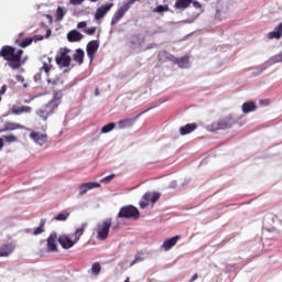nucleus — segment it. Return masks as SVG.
Masks as SVG:
<instances>
[{
  "label": "nucleus",
  "mask_w": 282,
  "mask_h": 282,
  "mask_svg": "<svg viewBox=\"0 0 282 282\" xmlns=\"http://www.w3.org/2000/svg\"><path fill=\"white\" fill-rule=\"evenodd\" d=\"M14 252V243H3L0 246V257H10Z\"/></svg>",
  "instance_id": "17"
},
{
  "label": "nucleus",
  "mask_w": 282,
  "mask_h": 282,
  "mask_svg": "<svg viewBox=\"0 0 282 282\" xmlns=\"http://www.w3.org/2000/svg\"><path fill=\"white\" fill-rule=\"evenodd\" d=\"M95 96H100V93L98 91V88L95 90Z\"/></svg>",
  "instance_id": "56"
},
{
  "label": "nucleus",
  "mask_w": 282,
  "mask_h": 282,
  "mask_svg": "<svg viewBox=\"0 0 282 282\" xmlns=\"http://www.w3.org/2000/svg\"><path fill=\"white\" fill-rule=\"evenodd\" d=\"M177 241H180V236H174L170 239H166L163 245H162V249L165 252H169V250H171V248H175V246H177Z\"/></svg>",
  "instance_id": "16"
},
{
  "label": "nucleus",
  "mask_w": 282,
  "mask_h": 282,
  "mask_svg": "<svg viewBox=\"0 0 282 282\" xmlns=\"http://www.w3.org/2000/svg\"><path fill=\"white\" fill-rule=\"evenodd\" d=\"M66 11L62 7H58L56 10V21H63V18L65 17Z\"/></svg>",
  "instance_id": "33"
},
{
  "label": "nucleus",
  "mask_w": 282,
  "mask_h": 282,
  "mask_svg": "<svg viewBox=\"0 0 282 282\" xmlns=\"http://www.w3.org/2000/svg\"><path fill=\"white\" fill-rule=\"evenodd\" d=\"M70 6H83L85 3V0H68Z\"/></svg>",
  "instance_id": "41"
},
{
  "label": "nucleus",
  "mask_w": 282,
  "mask_h": 282,
  "mask_svg": "<svg viewBox=\"0 0 282 282\" xmlns=\"http://www.w3.org/2000/svg\"><path fill=\"white\" fill-rule=\"evenodd\" d=\"M67 39L70 43H76L78 41H82L83 39V33L76 31V30H73L70 31L68 34H67Z\"/></svg>",
  "instance_id": "19"
},
{
  "label": "nucleus",
  "mask_w": 282,
  "mask_h": 282,
  "mask_svg": "<svg viewBox=\"0 0 282 282\" xmlns=\"http://www.w3.org/2000/svg\"><path fill=\"white\" fill-rule=\"evenodd\" d=\"M84 32L88 34V36H94V34H96V26H93L90 29H85Z\"/></svg>",
  "instance_id": "40"
},
{
  "label": "nucleus",
  "mask_w": 282,
  "mask_h": 282,
  "mask_svg": "<svg viewBox=\"0 0 282 282\" xmlns=\"http://www.w3.org/2000/svg\"><path fill=\"white\" fill-rule=\"evenodd\" d=\"M276 63H282V52L281 53H278L275 55H273L272 57H270L267 62H264L262 65H261V69H260V73L261 72H265V69L268 67H272V65H276Z\"/></svg>",
  "instance_id": "9"
},
{
  "label": "nucleus",
  "mask_w": 282,
  "mask_h": 282,
  "mask_svg": "<svg viewBox=\"0 0 282 282\" xmlns=\"http://www.w3.org/2000/svg\"><path fill=\"white\" fill-rule=\"evenodd\" d=\"M46 241L47 252H56L58 250V248L56 247V241H58V236L56 235V232H52Z\"/></svg>",
  "instance_id": "10"
},
{
  "label": "nucleus",
  "mask_w": 282,
  "mask_h": 282,
  "mask_svg": "<svg viewBox=\"0 0 282 282\" xmlns=\"http://www.w3.org/2000/svg\"><path fill=\"white\" fill-rule=\"evenodd\" d=\"M144 40H142V37L140 36H133L132 40L130 41L131 45H134V47H138L140 45H142Z\"/></svg>",
  "instance_id": "35"
},
{
  "label": "nucleus",
  "mask_w": 282,
  "mask_h": 282,
  "mask_svg": "<svg viewBox=\"0 0 282 282\" xmlns=\"http://www.w3.org/2000/svg\"><path fill=\"white\" fill-rule=\"evenodd\" d=\"M0 56L8 61L11 69H19L21 67V56H23V50H18L12 46H3L0 51Z\"/></svg>",
  "instance_id": "1"
},
{
  "label": "nucleus",
  "mask_w": 282,
  "mask_h": 282,
  "mask_svg": "<svg viewBox=\"0 0 282 282\" xmlns=\"http://www.w3.org/2000/svg\"><path fill=\"white\" fill-rule=\"evenodd\" d=\"M6 142H17V137L9 134L4 137Z\"/></svg>",
  "instance_id": "42"
},
{
  "label": "nucleus",
  "mask_w": 282,
  "mask_h": 282,
  "mask_svg": "<svg viewBox=\"0 0 282 282\" xmlns=\"http://www.w3.org/2000/svg\"><path fill=\"white\" fill-rule=\"evenodd\" d=\"M127 12H129V7H127V6L120 7L113 14L110 25H117V23L120 21V19H122V17H124V14H127Z\"/></svg>",
  "instance_id": "11"
},
{
  "label": "nucleus",
  "mask_w": 282,
  "mask_h": 282,
  "mask_svg": "<svg viewBox=\"0 0 282 282\" xmlns=\"http://www.w3.org/2000/svg\"><path fill=\"white\" fill-rule=\"evenodd\" d=\"M31 112H32V107L30 106H22L13 110V113H15V116H19L21 113H31Z\"/></svg>",
  "instance_id": "29"
},
{
  "label": "nucleus",
  "mask_w": 282,
  "mask_h": 282,
  "mask_svg": "<svg viewBox=\"0 0 282 282\" xmlns=\"http://www.w3.org/2000/svg\"><path fill=\"white\" fill-rule=\"evenodd\" d=\"M153 12H158L159 14H162V12H169V7L167 6H158Z\"/></svg>",
  "instance_id": "36"
},
{
  "label": "nucleus",
  "mask_w": 282,
  "mask_h": 282,
  "mask_svg": "<svg viewBox=\"0 0 282 282\" xmlns=\"http://www.w3.org/2000/svg\"><path fill=\"white\" fill-rule=\"evenodd\" d=\"M63 99V93L57 91L54 94L53 99L46 104L43 108L36 110V116L42 118V120H47L52 113H54L55 109H58V105H61V100Z\"/></svg>",
  "instance_id": "2"
},
{
  "label": "nucleus",
  "mask_w": 282,
  "mask_h": 282,
  "mask_svg": "<svg viewBox=\"0 0 282 282\" xmlns=\"http://www.w3.org/2000/svg\"><path fill=\"white\" fill-rule=\"evenodd\" d=\"M195 21V19L191 18L187 20H183L182 23H193Z\"/></svg>",
  "instance_id": "49"
},
{
  "label": "nucleus",
  "mask_w": 282,
  "mask_h": 282,
  "mask_svg": "<svg viewBox=\"0 0 282 282\" xmlns=\"http://www.w3.org/2000/svg\"><path fill=\"white\" fill-rule=\"evenodd\" d=\"M192 3H193V7L196 8V10H202V3H199L198 1H193V0H192Z\"/></svg>",
  "instance_id": "44"
},
{
  "label": "nucleus",
  "mask_w": 282,
  "mask_h": 282,
  "mask_svg": "<svg viewBox=\"0 0 282 282\" xmlns=\"http://www.w3.org/2000/svg\"><path fill=\"white\" fill-rule=\"evenodd\" d=\"M3 149V139L0 138V151Z\"/></svg>",
  "instance_id": "53"
},
{
  "label": "nucleus",
  "mask_w": 282,
  "mask_h": 282,
  "mask_svg": "<svg viewBox=\"0 0 282 282\" xmlns=\"http://www.w3.org/2000/svg\"><path fill=\"white\" fill-rule=\"evenodd\" d=\"M102 270V265H100V262H95L91 265L90 272L93 276H98L100 274V271Z\"/></svg>",
  "instance_id": "28"
},
{
  "label": "nucleus",
  "mask_w": 282,
  "mask_h": 282,
  "mask_svg": "<svg viewBox=\"0 0 282 282\" xmlns=\"http://www.w3.org/2000/svg\"><path fill=\"white\" fill-rule=\"evenodd\" d=\"M113 129H116V123H108L102 127L101 133H109V132L113 131Z\"/></svg>",
  "instance_id": "34"
},
{
  "label": "nucleus",
  "mask_w": 282,
  "mask_h": 282,
  "mask_svg": "<svg viewBox=\"0 0 282 282\" xmlns=\"http://www.w3.org/2000/svg\"><path fill=\"white\" fill-rule=\"evenodd\" d=\"M30 138L39 147H43V144H45V142H47V134H44V133H41V132H31Z\"/></svg>",
  "instance_id": "13"
},
{
  "label": "nucleus",
  "mask_w": 282,
  "mask_h": 282,
  "mask_svg": "<svg viewBox=\"0 0 282 282\" xmlns=\"http://www.w3.org/2000/svg\"><path fill=\"white\" fill-rule=\"evenodd\" d=\"M115 177H116V175L111 174V175H108V176L101 178L100 182H101V184H109V182H111V180H113Z\"/></svg>",
  "instance_id": "39"
},
{
  "label": "nucleus",
  "mask_w": 282,
  "mask_h": 282,
  "mask_svg": "<svg viewBox=\"0 0 282 282\" xmlns=\"http://www.w3.org/2000/svg\"><path fill=\"white\" fill-rule=\"evenodd\" d=\"M73 59L75 61V63H78L79 65H83L84 59H85V51L84 50H76Z\"/></svg>",
  "instance_id": "23"
},
{
  "label": "nucleus",
  "mask_w": 282,
  "mask_h": 282,
  "mask_svg": "<svg viewBox=\"0 0 282 282\" xmlns=\"http://www.w3.org/2000/svg\"><path fill=\"white\" fill-rule=\"evenodd\" d=\"M43 35H35L34 37H33V41H43Z\"/></svg>",
  "instance_id": "48"
},
{
  "label": "nucleus",
  "mask_w": 282,
  "mask_h": 282,
  "mask_svg": "<svg viewBox=\"0 0 282 282\" xmlns=\"http://www.w3.org/2000/svg\"><path fill=\"white\" fill-rule=\"evenodd\" d=\"M135 1H138V0H128V2L123 3V6H127L128 10H130L131 7L133 6V3H135Z\"/></svg>",
  "instance_id": "43"
},
{
  "label": "nucleus",
  "mask_w": 282,
  "mask_h": 282,
  "mask_svg": "<svg viewBox=\"0 0 282 282\" xmlns=\"http://www.w3.org/2000/svg\"><path fill=\"white\" fill-rule=\"evenodd\" d=\"M191 3H193V0H176L174 8L176 10H186Z\"/></svg>",
  "instance_id": "24"
},
{
  "label": "nucleus",
  "mask_w": 282,
  "mask_h": 282,
  "mask_svg": "<svg viewBox=\"0 0 282 282\" xmlns=\"http://www.w3.org/2000/svg\"><path fill=\"white\" fill-rule=\"evenodd\" d=\"M99 47H100V42H98L97 40H93L88 42L86 46V53L90 63H94V58H96V53L98 52Z\"/></svg>",
  "instance_id": "7"
},
{
  "label": "nucleus",
  "mask_w": 282,
  "mask_h": 282,
  "mask_svg": "<svg viewBox=\"0 0 282 282\" xmlns=\"http://www.w3.org/2000/svg\"><path fill=\"white\" fill-rule=\"evenodd\" d=\"M69 213H61L54 217L55 221H67Z\"/></svg>",
  "instance_id": "32"
},
{
  "label": "nucleus",
  "mask_w": 282,
  "mask_h": 282,
  "mask_svg": "<svg viewBox=\"0 0 282 282\" xmlns=\"http://www.w3.org/2000/svg\"><path fill=\"white\" fill-rule=\"evenodd\" d=\"M230 127H232V120L230 117H226L208 126V131H219L221 129H230Z\"/></svg>",
  "instance_id": "6"
},
{
  "label": "nucleus",
  "mask_w": 282,
  "mask_h": 282,
  "mask_svg": "<svg viewBox=\"0 0 282 282\" xmlns=\"http://www.w3.org/2000/svg\"><path fill=\"white\" fill-rule=\"evenodd\" d=\"M15 80H18V83H25V78H23L21 75H17Z\"/></svg>",
  "instance_id": "47"
},
{
  "label": "nucleus",
  "mask_w": 282,
  "mask_h": 282,
  "mask_svg": "<svg viewBox=\"0 0 282 282\" xmlns=\"http://www.w3.org/2000/svg\"><path fill=\"white\" fill-rule=\"evenodd\" d=\"M52 36V30L47 29L46 30V39H50Z\"/></svg>",
  "instance_id": "51"
},
{
  "label": "nucleus",
  "mask_w": 282,
  "mask_h": 282,
  "mask_svg": "<svg viewBox=\"0 0 282 282\" xmlns=\"http://www.w3.org/2000/svg\"><path fill=\"white\" fill-rule=\"evenodd\" d=\"M177 65L182 69H188V67H191V61H189L188 56H184V57H181L180 59H177Z\"/></svg>",
  "instance_id": "26"
},
{
  "label": "nucleus",
  "mask_w": 282,
  "mask_h": 282,
  "mask_svg": "<svg viewBox=\"0 0 282 282\" xmlns=\"http://www.w3.org/2000/svg\"><path fill=\"white\" fill-rule=\"evenodd\" d=\"M111 218H106L97 224L95 231L97 232V239L105 241L109 237V230H111Z\"/></svg>",
  "instance_id": "3"
},
{
  "label": "nucleus",
  "mask_w": 282,
  "mask_h": 282,
  "mask_svg": "<svg viewBox=\"0 0 282 282\" xmlns=\"http://www.w3.org/2000/svg\"><path fill=\"white\" fill-rule=\"evenodd\" d=\"M55 63L59 69L69 67V65H72V56H69V50L61 48L55 56Z\"/></svg>",
  "instance_id": "4"
},
{
  "label": "nucleus",
  "mask_w": 282,
  "mask_h": 282,
  "mask_svg": "<svg viewBox=\"0 0 282 282\" xmlns=\"http://www.w3.org/2000/svg\"><path fill=\"white\" fill-rule=\"evenodd\" d=\"M119 226H120V223L113 224L112 225V230H118Z\"/></svg>",
  "instance_id": "52"
},
{
  "label": "nucleus",
  "mask_w": 282,
  "mask_h": 282,
  "mask_svg": "<svg viewBox=\"0 0 282 282\" xmlns=\"http://www.w3.org/2000/svg\"><path fill=\"white\" fill-rule=\"evenodd\" d=\"M77 28H78V30H83V29L87 28V22H79L77 24Z\"/></svg>",
  "instance_id": "45"
},
{
  "label": "nucleus",
  "mask_w": 282,
  "mask_h": 282,
  "mask_svg": "<svg viewBox=\"0 0 282 282\" xmlns=\"http://www.w3.org/2000/svg\"><path fill=\"white\" fill-rule=\"evenodd\" d=\"M42 61V67L40 68L41 72H45V74H50V70L52 69V57L50 56H43L41 58Z\"/></svg>",
  "instance_id": "18"
},
{
  "label": "nucleus",
  "mask_w": 282,
  "mask_h": 282,
  "mask_svg": "<svg viewBox=\"0 0 282 282\" xmlns=\"http://www.w3.org/2000/svg\"><path fill=\"white\" fill-rule=\"evenodd\" d=\"M195 129H197V124L187 123L186 126L180 128V133L181 135H188V133H193Z\"/></svg>",
  "instance_id": "20"
},
{
  "label": "nucleus",
  "mask_w": 282,
  "mask_h": 282,
  "mask_svg": "<svg viewBox=\"0 0 282 282\" xmlns=\"http://www.w3.org/2000/svg\"><path fill=\"white\" fill-rule=\"evenodd\" d=\"M0 102H1V97H0Z\"/></svg>",
  "instance_id": "59"
},
{
  "label": "nucleus",
  "mask_w": 282,
  "mask_h": 282,
  "mask_svg": "<svg viewBox=\"0 0 282 282\" xmlns=\"http://www.w3.org/2000/svg\"><path fill=\"white\" fill-rule=\"evenodd\" d=\"M149 206V200H141L140 202V208H147Z\"/></svg>",
  "instance_id": "46"
},
{
  "label": "nucleus",
  "mask_w": 282,
  "mask_h": 282,
  "mask_svg": "<svg viewBox=\"0 0 282 282\" xmlns=\"http://www.w3.org/2000/svg\"><path fill=\"white\" fill-rule=\"evenodd\" d=\"M113 8V3L102 4L101 7L97 8L95 12V21H100V19H105L107 13Z\"/></svg>",
  "instance_id": "8"
},
{
  "label": "nucleus",
  "mask_w": 282,
  "mask_h": 282,
  "mask_svg": "<svg viewBox=\"0 0 282 282\" xmlns=\"http://www.w3.org/2000/svg\"><path fill=\"white\" fill-rule=\"evenodd\" d=\"M6 129L8 131H14L17 129H25V127H23L19 123H14V122H8V123H6Z\"/></svg>",
  "instance_id": "31"
},
{
  "label": "nucleus",
  "mask_w": 282,
  "mask_h": 282,
  "mask_svg": "<svg viewBox=\"0 0 282 282\" xmlns=\"http://www.w3.org/2000/svg\"><path fill=\"white\" fill-rule=\"evenodd\" d=\"M252 111H257L254 101H247L242 105V113H252Z\"/></svg>",
  "instance_id": "21"
},
{
  "label": "nucleus",
  "mask_w": 282,
  "mask_h": 282,
  "mask_svg": "<svg viewBox=\"0 0 282 282\" xmlns=\"http://www.w3.org/2000/svg\"><path fill=\"white\" fill-rule=\"evenodd\" d=\"M43 232H45V219L40 221V226L34 229L33 235L39 236L43 235Z\"/></svg>",
  "instance_id": "30"
},
{
  "label": "nucleus",
  "mask_w": 282,
  "mask_h": 282,
  "mask_svg": "<svg viewBox=\"0 0 282 282\" xmlns=\"http://www.w3.org/2000/svg\"><path fill=\"white\" fill-rule=\"evenodd\" d=\"M160 199V195L158 193H145L143 195V200L151 202V204H155Z\"/></svg>",
  "instance_id": "25"
},
{
  "label": "nucleus",
  "mask_w": 282,
  "mask_h": 282,
  "mask_svg": "<svg viewBox=\"0 0 282 282\" xmlns=\"http://www.w3.org/2000/svg\"><path fill=\"white\" fill-rule=\"evenodd\" d=\"M147 111H151V108L139 113L135 118L120 120L118 122L119 129H129V127H133V122H135L138 120V118H140V116H142V113H147Z\"/></svg>",
  "instance_id": "12"
},
{
  "label": "nucleus",
  "mask_w": 282,
  "mask_h": 282,
  "mask_svg": "<svg viewBox=\"0 0 282 282\" xmlns=\"http://www.w3.org/2000/svg\"><path fill=\"white\" fill-rule=\"evenodd\" d=\"M175 186H177V183L176 182H172L171 187L175 188Z\"/></svg>",
  "instance_id": "55"
},
{
  "label": "nucleus",
  "mask_w": 282,
  "mask_h": 282,
  "mask_svg": "<svg viewBox=\"0 0 282 282\" xmlns=\"http://www.w3.org/2000/svg\"><path fill=\"white\" fill-rule=\"evenodd\" d=\"M46 18L48 19L50 23H52V21H53L52 15L47 14Z\"/></svg>",
  "instance_id": "54"
},
{
  "label": "nucleus",
  "mask_w": 282,
  "mask_h": 282,
  "mask_svg": "<svg viewBox=\"0 0 282 282\" xmlns=\"http://www.w3.org/2000/svg\"><path fill=\"white\" fill-rule=\"evenodd\" d=\"M282 36V22L268 34V39H280Z\"/></svg>",
  "instance_id": "22"
},
{
  "label": "nucleus",
  "mask_w": 282,
  "mask_h": 282,
  "mask_svg": "<svg viewBox=\"0 0 282 282\" xmlns=\"http://www.w3.org/2000/svg\"><path fill=\"white\" fill-rule=\"evenodd\" d=\"M83 232H85L84 228H79L75 231V242L78 243V240L83 237Z\"/></svg>",
  "instance_id": "38"
},
{
  "label": "nucleus",
  "mask_w": 282,
  "mask_h": 282,
  "mask_svg": "<svg viewBox=\"0 0 282 282\" xmlns=\"http://www.w3.org/2000/svg\"><path fill=\"white\" fill-rule=\"evenodd\" d=\"M93 188H100V183L89 182L79 185V195H86V193L93 191Z\"/></svg>",
  "instance_id": "15"
},
{
  "label": "nucleus",
  "mask_w": 282,
  "mask_h": 282,
  "mask_svg": "<svg viewBox=\"0 0 282 282\" xmlns=\"http://www.w3.org/2000/svg\"><path fill=\"white\" fill-rule=\"evenodd\" d=\"M197 279H198V275H197V273H195V274L192 276V279L189 280V282L197 281Z\"/></svg>",
  "instance_id": "50"
},
{
  "label": "nucleus",
  "mask_w": 282,
  "mask_h": 282,
  "mask_svg": "<svg viewBox=\"0 0 282 282\" xmlns=\"http://www.w3.org/2000/svg\"><path fill=\"white\" fill-rule=\"evenodd\" d=\"M117 217L118 219H139L140 210L133 205H127L120 208Z\"/></svg>",
  "instance_id": "5"
},
{
  "label": "nucleus",
  "mask_w": 282,
  "mask_h": 282,
  "mask_svg": "<svg viewBox=\"0 0 282 282\" xmlns=\"http://www.w3.org/2000/svg\"><path fill=\"white\" fill-rule=\"evenodd\" d=\"M57 241L62 246V248H64V250H69L76 245V240H72V238H69L68 236H59Z\"/></svg>",
  "instance_id": "14"
},
{
  "label": "nucleus",
  "mask_w": 282,
  "mask_h": 282,
  "mask_svg": "<svg viewBox=\"0 0 282 282\" xmlns=\"http://www.w3.org/2000/svg\"><path fill=\"white\" fill-rule=\"evenodd\" d=\"M91 1V3H96V2H98V0H90Z\"/></svg>",
  "instance_id": "57"
},
{
  "label": "nucleus",
  "mask_w": 282,
  "mask_h": 282,
  "mask_svg": "<svg viewBox=\"0 0 282 282\" xmlns=\"http://www.w3.org/2000/svg\"><path fill=\"white\" fill-rule=\"evenodd\" d=\"M23 87H24V88H28V84H23Z\"/></svg>",
  "instance_id": "58"
},
{
  "label": "nucleus",
  "mask_w": 282,
  "mask_h": 282,
  "mask_svg": "<svg viewBox=\"0 0 282 282\" xmlns=\"http://www.w3.org/2000/svg\"><path fill=\"white\" fill-rule=\"evenodd\" d=\"M145 259H147V254H144V252H138L134 256V260L130 263V268H133V265L138 263H142V261H145Z\"/></svg>",
  "instance_id": "27"
},
{
  "label": "nucleus",
  "mask_w": 282,
  "mask_h": 282,
  "mask_svg": "<svg viewBox=\"0 0 282 282\" xmlns=\"http://www.w3.org/2000/svg\"><path fill=\"white\" fill-rule=\"evenodd\" d=\"M32 41H34V37H26L22 41L20 44L21 47H28L29 45H32Z\"/></svg>",
  "instance_id": "37"
}]
</instances>
